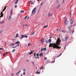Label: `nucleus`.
Returning a JSON list of instances; mask_svg holds the SVG:
<instances>
[{"mask_svg": "<svg viewBox=\"0 0 76 76\" xmlns=\"http://www.w3.org/2000/svg\"><path fill=\"white\" fill-rule=\"evenodd\" d=\"M60 42L61 41L60 39V38H58L57 40L55 43H50L49 45V47H53L54 48H56L60 49L61 47H60L59 46L60 44Z\"/></svg>", "mask_w": 76, "mask_h": 76, "instance_id": "f257e3e1", "label": "nucleus"}, {"mask_svg": "<svg viewBox=\"0 0 76 76\" xmlns=\"http://www.w3.org/2000/svg\"><path fill=\"white\" fill-rule=\"evenodd\" d=\"M13 14V9H12L10 10V15L9 16L8 19L10 20L12 19V15Z\"/></svg>", "mask_w": 76, "mask_h": 76, "instance_id": "f03ea898", "label": "nucleus"}, {"mask_svg": "<svg viewBox=\"0 0 76 76\" xmlns=\"http://www.w3.org/2000/svg\"><path fill=\"white\" fill-rule=\"evenodd\" d=\"M36 9H37V7L34 8L32 10L31 12L32 15H34L35 13L36 12Z\"/></svg>", "mask_w": 76, "mask_h": 76, "instance_id": "7ed1b4c3", "label": "nucleus"}, {"mask_svg": "<svg viewBox=\"0 0 76 76\" xmlns=\"http://www.w3.org/2000/svg\"><path fill=\"white\" fill-rule=\"evenodd\" d=\"M68 21H67V18L66 17H65L64 18V23L65 25H67L68 23Z\"/></svg>", "mask_w": 76, "mask_h": 76, "instance_id": "20e7f679", "label": "nucleus"}, {"mask_svg": "<svg viewBox=\"0 0 76 76\" xmlns=\"http://www.w3.org/2000/svg\"><path fill=\"white\" fill-rule=\"evenodd\" d=\"M68 39V37H65V39H62V41L63 42H64V41H67V39Z\"/></svg>", "mask_w": 76, "mask_h": 76, "instance_id": "39448f33", "label": "nucleus"}, {"mask_svg": "<svg viewBox=\"0 0 76 76\" xmlns=\"http://www.w3.org/2000/svg\"><path fill=\"white\" fill-rule=\"evenodd\" d=\"M40 42L41 44H44V38H42L41 39Z\"/></svg>", "mask_w": 76, "mask_h": 76, "instance_id": "423d86ee", "label": "nucleus"}, {"mask_svg": "<svg viewBox=\"0 0 76 76\" xmlns=\"http://www.w3.org/2000/svg\"><path fill=\"white\" fill-rule=\"evenodd\" d=\"M72 25H69L68 27V29H70V28H72Z\"/></svg>", "mask_w": 76, "mask_h": 76, "instance_id": "0eeeda50", "label": "nucleus"}, {"mask_svg": "<svg viewBox=\"0 0 76 76\" xmlns=\"http://www.w3.org/2000/svg\"><path fill=\"white\" fill-rule=\"evenodd\" d=\"M0 14H1V16H0V18H1L2 17H3L4 15L3 13V11L1 12Z\"/></svg>", "mask_w": 76, "mask_h": 76, "instance_id": "6e6552de", "label": "nucleus"}, {"mask_svg": "<svg viewBox=\"0 0 76 76\" xmlns=\"http://www.w3.org/2000/svg\"><path fill=\"white\" fill-rule=\"evenodd\" d=\"M73 23V20L71 19L70 20V23L72 24Z\"/></svg>", "mask_w": 76, "mask_h": 76, "instance_id": "1a4fd4ad", "label": "nucleus"}, {"mask_svg": "<svg viewBox=\"0 0 76 76\" xmlns=\"http://www.w3.org/2000/svg\"><path fill=\"white\" fill-rule=\"evenodd\" d=\"M20 72H21V70L19 71L16 74V75H19V74H20Z\"/></svg>", "mask_w": 76, "mask_h": 76, "instance_id": "9d476101", "label": "nucleus"}, {"mask_svg": "<svg viewBox=\"0 0 76 76\" xmlns=\"http://www.w3.org/2000/svg\"><path fill=\"white\" fill-rule=\"evenodd\" d=\"M21 37L20 38V39H22L25 37V35H21Z\"/></svg>", "mask_w": 76, "mask_h": 76, "instance_id": "9b49d317", "label": "nucleus"}, {"mask_svg": "<svg viewBox=\"0 0 76 76\" xmlns=\"http://www.w3.org/2000/svg\"><path fill=\"white\" fill-rule=\"evenodd\" d=\"M60 4H58V5L56 6L57 9H58V8L60 7Z\"/></svg>", "mask_w": 76, "mask_h": 76, "instance_id": "f8f14e48", "label": "nucleus"}, {"mask_svg": "<svg viewBox=\"0 0 76 76\" xmlns=\"http://www.w3.org/2000/svg\"><path fill=\"white\" fill-rule=\"evenodd\" d=\"M4 20H3L1 21L0 22V23H1V24H3V23H4Z\"/></svg>", "mask_w": 76, "mask_h": 76, "instance_id": "ddd939ff", "label": "nucleus"}, {"mask_svg": "<svg viewBox=\"0 0 76 76\" xmlns=\"http://www.w3.org/2000/svg\"><path fill=\"white\" fill-rule=\"evenodd\" d=\"M34 52L33 51H32L31 50V52H30L29 53V54H32V53H33V52Z\"/></svg>", "mask_w": 76, "mask_h": 76, "instance_id": "4468645a", "label": "nucleus"}, {"mask_svg": "<svg viewBox=\"0 0 76 76\" xmlns=\"http://www.w3.org/2000/svg\"><path fill=\"white\" fill-rule=\"evenodd\" d=\"M34 58H35L37 59H39V57L38 56H36V57H34Z\"/></svg>", "mask_w": 76, "mask_h": 76, "instance_id": "2eb2a0df", "label": "nucleus"}, {"mask_svg": "<svg viewBox=\"0 0 76 76\" xmlns=\"http://www.w3.org/2000/svg\"><path fill=\"white\" fill-rule=\"evenodd\" d=\"M48 16H52V14L49 13H48Z\"/></svg>", "mask_w": 76, "mask_h": 76, "instance_id": "dca6fc26", "label": "nucleus"}, {"mask_svg": "<svg viewBox=\"0 0 76 76\" xmlns=\"http://www.w3.org/2000/svg\"><path fill=\"white\" fill-rule=\"evenodd\" d=\"M6 7H5L4 9L2 10V12H4V10H6Z\"/></svg>", "mask_w": 76, "mask_h": 76, "instance_id": "f3484780", "label": "nucleus"}, {"mask_svg": "<svg viewBox=\"0 0 76 76\" xmlns=\"http://www.w3.org/2000/svg\"><path fill=\"white\" fill-rule=\"evenodd\" d=\"M43 56V54L42 53H41L40 54L39 56Z\"/></svg>", "mask_w": 76, "mask_h": 76, "instance_id": "a211bd4d", "label": "nucleus"}, {"mask_svg": "<svg viewBox=\"0 0 76 76\" xmlns=\"http://www.w3.org/2000/svg\"><path fill=\"white\" fill-rule=\"evenodd\" d=\"M19 43H20V42L18 41L15 42V44H19Z\"/></svg>", "mask_w": 76, "mask_h": 76, "instance_id": "6ab92c4d", "label": "nucleus"}, {"mask_svg": "<svg viewBox=\"0 0 76 76\" xmlns=\"http://www.w3.org/2000/svg\"><path fill=\"white\" fill-rule=\"evenodd\" d=\"M61 31L63 33H66V31H65V30H62Z\"/></svg>", "mask_w": 76, "mask_h": 76, "instance_id": "aec40b11", "label": "nucleus"}, {"mask_svg": "<svg viewBox=\"0 0 76 76\" xmlns=\"http://www.w3.org/2000/svg\"><path fill=\"white\" fill-rule=\"evenodd\" d=\"M18 1H19V0H17L15 2V4H17L18 3Z\"/></svg>", "mask_w": 76, "mask_h": 76, "instance_id": "412c9836", "label": "nucleus"}, {"mask_svg": "<svg viewBox=\"0 0 76 76\" xmlns=\"http://www.w3.org/2000/svg\"><path fill=\"white\" fill-rule=\"evenodd\" d=\"M11 45H15V44L11 43L10 44V46H11Z\"/></svg>", "mask_w": 76, "mask_h": 76, "instance_id": "4be33fe9", "label": "nucleus"}, {"mask_svg": "<svg viewBox=\"0 0 76 76\" xmlns=\"http://www.w3.org/2000/svg\"><path fill=\"white\" fill-rule=\"evenodd\" d=\"M36 73V74H39V73H40V72H39L38 71H37Z\"/></svg>", "mask_w": 76, "mask_h": 76, "instance_id": "5701e85b", "label": "nucleus"}, {"mask_svg": "<svg viewBox=\"0 0 76 76\" xmlns=\"http://www.w3.org/2000/svg\"><path fill=\"white\" fill-rule=\"evenodd\" d=\"M62 54V53H60V54L59 55V56H58L56 57H60L61 56V55Z\"/></svg>", "mask_w": 76, "mask_h": 76, "instance_id": "b1692460", "label": "nucleus"}, {"mask_svg": "<svg viewBox=\"0 0 76 76\" xmlns=\"http://www.w3.org/2000/svg\"><path fill=\"white\" fill-rule=\"evenodd\" d=\"M48 42H51V39H49L48 40Z\"/></svg>", "mask_w": 76, "mask_h": 76, "instance_id": "393cba45", "label": "nucleus"}, {"mask_svg": "<svg viewBox=\"0 0 76 76\" xmlns=\"http://www.w3.org/2000/svg\"><path fill=\"white\" fill-rule=\"evenodd\" d=\"M20 12V13H24V10H21Z\"/></svg>", "mask_w": 76, "mask_h": 76, "instance_id": "a878e982", "label": "nucleus"}, {"mask_svg": "<svg viewBox=\"0 0 76 76\" xmlns=\"http://www.w3.org/2000/svg\"><path fill=\"white\" fill-rule=\"evenodd\" d=\"M18 47V45H17V46L14 47H12V48H16V47Z\"/></svg>", "mask_w": 76, "mask_h": 76, "instance_id": "bb28decb", "label": "nucleus"}, {"mask_svg": "<svg viewBox=\"0 0 76 76\" xmlns=\"http://www.w3.org/2000/svg\"><path fill=\"white\" fill-rule=\"evenodd\" d=\"M47 26H43V28H47Z\"/></svg>", "mask_w": 76, "mask_h": 76, "instance_id": "cd10ccee", "label": "nucleus"}, {"mask_svg": "<svg viewBox=\"0 0 76 76\" xmlns=\"http://www.w3.org/2000/svg\"><path fill=\"white\" fill-rule=\"evenodd\" d=\"M55 59H56V58H54V61H52L51 63H54V62H55Z\"/></svg>", "mask_w": 76, "mask_h": 76, "instance_id": "c85d7f7f", "label": "nucleus"}, {"mask_svg": "<svg viewBox=\"0 0 76 76\" xmlns=\"http://www.w3.org/2000/svg\"><path fill=\"white\" fill-rule=\"evenodd\" d=\"M43 49L44 51H45V50H46V48H43Z\"/></svg>", "mask_w": 76, "mask_h": 76, "instance_id": "c756f323", "label": "nucleus"}, {"mask_svg": "<svg viewBox=\"0 0 76 76\" xmlns=\"http://www.w3.org/2000/svg\"><path fill=\"white\" fill-rule=\"evenodd\" d=\"M34 57H35V56H36V52H35L34 53Z\"/></svg>", "mask_w": 76, "mask_h": 76, "instance_id": "7c9ffc66", "label": "nucleus"}, {"mask_svg": "<svg viewBox=\"0 0 76 76\" xmlns=\"http://www.w3.org/2000/svg\"><path fill=\"white\" fill-rule=\"evenodd\" d=\"M18 33H17L16 37H18Z\"/></svg>", "mask_w": 76, "mask_h": 76, "instance_id": "2f4dec72", "label": "nucleus"}, {"mask_svg": "<svg viewBox=\"0 0 76 76\" xmlns=\"http://www.w3.org/2000/svg\"><path fill=\"white\" fill-rule=\"evenodd\" d=\"M35 34V31H34L31 34V35H34V34Z\"/></svg>", "mask_w": 76, "mask_h": 76, "instance_id": "473e14b6", "label": "nucleus"}, {"mask_svg": "<svg viewBox=\"0 0 76 76\" xmlns=\"http://www.w3.org/2000/svg\"><path fill=\"white\" fill-rule=\"evenodd\" d=\"M28 18V16H26L25 17V19H26Z\"/></svg>", "mask_w": 76, "mask_h": 76, "instance_id": "72a5a7b5", "label": "nucleus"}, {"mask_svg": "<svg viewBox=\"0 0 76 76\" xmlns=\"http://www.w3.org/2000/svg\"><path fill=\"white\" fill-rule=\"evenodd\" d=\"M27 37H28V36H26V35H25L24 37V38H27Z\"/></svg>", "mask_w": 76, "mask_h": 76, "instance_id": "f704fd0d", "label": "nucleus"}, {"mask_svg": "<svg viewBox=\"0 0 76 76\" xmlns=\"http://www.w3.org/2000/svg\"><path fill=\"white\" fill-rule=\"evenodd\" d=\"M14 51H15V49H14L13 50V51H12V52H14Z\"/></svg>", "mask_w": 76, "mask_h": 76, "instance_id": "c9c22d12", "label": "nucleus"}, {"mask_svg": "<svg viewBox=\"0 0 76 76\" xmlns=\"http://www.w3.org/2000/svg\"><path fill=\"white\" fill-rule=\"evenodd\" d=\"M43 66H42L41 67H40V69H43Z\"/></svg>", "mask_w": 76, "mask_h": 76, "instance_id": "e433bc0d", "label": "nucleus"}, {"mask_svg": "<svg viewBox=\"0 0 76 76\" xmlns=\"http://www.w3.org/2000/svg\"><path fill=\"white\" fill-rule=\"evenodd\" d=\"M69 33H71V32H72V30H69Z\"/></svg>", "mask_w": 76, "mask_h": 76, "instance_id": "4c0bfd02", "label": "nucleus"}, {"mask_svg": "<svg viewBox=\"0 0 76 76\" xmlns=\"http://www.w3.org/2000/svg\"><path fill=\"white\" fill-rule=\"evenodd\" d=\"M31 63H33V65H34V63L33 61H32V62H31Z\"/></svg>", "mask_w": 76, "mask_h": 76, "instance_id": "58836bf2", "label": "nucleus"}, {"mask_svg": "<svg viewBox=\"0 0 76 76\" xmlns=\"http://www.w3.org/2000/svg\"><path fill=\"white\" fill-rule=\"evenodd\" d=\"M14 74L13 73L11 74V76H14Z\"/></svg>", "mask_w": 76, "mask_h": 76, "instance_id": "ea45409f", "label": "nucleus"}, {"mask_svg": "<svg viewBox=\"0 0 76 76\" xmlns=\"http://www.w3.org/2000/svg\"><path fill=\"white\" fill-rule=\"evenodd\" d=\"M47 58V57H45V60H46Z\"/></svg>", "mask_w": 76, "mask_h": 76, "instance_id": "a19ab883", "label": "nucleus"}, {"mask_svg": "<svg viewBox=\"0 0 76 76\" xmlns=\"http://www.w3.org/2000/svg\"><path fill=\"white\" fill-rule=\"evenodd\" d=\"M23 75H25V72H24L23 73Z\"/></svg>", "mask_w": 76, "mask_h": 76, "instance_id": "79ce46f5", "label": "nucleus"}, {"mask_svg": "<svg viewBox=\"0 0 76 76\" xmlns=\"http://www.w3.org/2000/svg\"><path fill=\"white\" fill-rule=\"evenodd\" d=\"M30 45H31V44H30V43H28V46Z\"/></svg>", "mask_w": 76, "mask_h": 76, "instance_id": "37998d69", "label": "nucleus"}, {"mask_svg": "<svg viewBox=\"0 0 76 76\" xmlns=\"http://www.w3.org/2000/svg\"><path fill=\"white\" fill-rule=\"evenodd\" d=\"M48 61H49V60L48 59V60L46 61V62H48Z\"/></svg>", "mask_w": 76, "mask_h": 76, "instance_id": "c03bdc74", "label": "nucleus"}, {"mask_svg": "<svg viewBox=\"0 0 76 76\" xmlns=\"http://www.w3.org/2000/svg\"><path fill=\"white\" fill-rule=\"evenodd\" d=\"M46 43H48V41L47 40H46Z\"/></svg>", "mask_w": 76, "mask_h": 76, "instance_id": "a18cd8bd", "label": "nucleus"}, {"mask_svg": "<svg viewBox=\"0 0 76 76\" xmlns=\"http://www.w3.org/2000/svg\"><path fill=\"white\" fill-rule=\"evenodd\" d=\"M15 8L17 7V5H15Z\"/></svg>", "mask_w": 76, "mask_h": 76, "instance_id": "49530a36", "label": "nucleus"}, {"mask_svg": "<svg viewBox=\"0 0 76 76\" xmlns=\"http://www.w3.org/2000/svg\"><path fill=\"white\" fill-rule=\"evenodd\" d=\"M56 3H58V0H57L56 1Z\"/></svg>", "mask_w": 76, "mask_h": 76, "instance_id": "de8ad7c7", "label": "nucleus"}, {"mask_svg": "<svg viewBox=\"0 0 76 76\" xmlns=\"http://www.w3.org/2000/svg\"><path fill=\"white\" fill-rule=\"evenodd\" d=\"M36 56H38V53H37L36 54Z\"/></svg>", "mask_w": 76, "mask_h": 76, "instance_id": "09e8293b", "label": "nucleus"}, {"mask_svg": "<svg viewBox=\"0 0 76 76\" xmlns=\"http://www.w3.org/2000/svg\"><path fill=\"white\" fill-rule=\"evenodd\" d=\"M25 70H26V69H24L23 70V72H25Z\"/></svg>", "mask_w": 76, "mask_h": 76, "instance_id": "8fccbe9b", "label": "nucleus"}, {"mask_svg": "<svg viewBox=\"0 0 76 76\" xmlns=\"http://www.w3.org/2000/svg\"><path fill=\"white\" fill-rule=\"evenodd\" d=\"M43 48H42L41 49V51H43Z\"/></svg>", "mask_w": 76, "mask_h": 76, "instance_id": "3c124183", "label": "nucleus"}, {"mask_svg": "<svg viewBox=\"0 0 76 76\" xmlns=\"http://www.w3.org/2000/svg\"><path fill=\"white\" fill-rule=\"evenodd\" d=\"M5 54H6L5 53L4 54H3V56H5Z\"/></svg>", "mask_w": 76, "mask_h": 76, "instance_id": "603ef678", "label": "nucleus"}, {"mask_svg": "<svg viewBox=\"0 0 76 76\" xmlns=\"http://www.w3.org/2000/svg\"><path fill=\"white\" fill-rule=\"evenodd\" d=\"M73 32H74V30H73L72 31V34H73Z\"/></svg>", "mask_w": 76, "mask_h": 76, "instance_id": "864d4df0", "label": "nucleus"}, {"mask_svg": "<svg viewBox=\"0 0 76 76\" xmlns=\"http://www.w3.org/2000/svg\"><path fill=\"white\" fill-rule=\"evenodd\" d=\"M66 46L65 45V47H64V48H65L64 50H65L66 49Z\"/></svg>", "mask_w": 76, "mask_h": 76, "instance_id": "5fc2aeb1", "label": "nucleus"}, {"mask_svg": "<svg viewBox=\"0 0 76 76\" xmlns=\"http://www.w3.org/2000/svg\"><path fill=\"white\" fill-rule=\"evenodd\" d=\"M42 4H43V2H42L41 4L40 5V6H41V5H42Z\"/></svg>", "mask_w": 76, "mask_h": 76, "instance_id": "6e6d98bb", "label": "nucleus"}, {"mask_svg": "<svg viewBox=\"0 0 76 76\" xmlns=\"http://www.w3.org/2000/svg\"><path fill=\"white\" fill-rule=\"evenodd\" d=\"M33 4V3H32V2H31V4Z\"/></svg>", "mask_w": 76, "mask_h": 76, "instance_id": "4d7b16f0", "label": "nucleus"}, {"mask_svg": "<svg viewBox=\"0 0 76 76\" xmlns=\"http://www.w3.org/2000/svg\"><path fill=\"white\" fill-rule=\"evenodd\" d=\"M1 33V31H0V34Z\"/></svg>", "mask_w": 76, "mask_h": 76, "instance_id": "13d9d810", "label": "nucleus"}, {"mask_svg": "<svg viewBox=\"0 0 76 76\" xmlns=\"http://www.w3.org/2000/svg\"><path fill=\"white\" fill-rule=\"evenodd\" d=\"M25 25V26H27V25H28L26 24V25Z\"/></svg>", "mask_w": 76, "mask_h": 76, "instance_id": "bf43d9fd", "label": "nucleus"}, {"mask_svg": "<svg viewBox=\"0 0 76 76\" xmlns=\"http://www.w3.org/2000/svg\"><path fill=\"white\" fill-rule=\"evenodd\" d=\"M17 46H19V44H18V45H17Z\"/></svg>", "mask_w": 76, "mask_h": 76, "instance_id": "052dcab7", "label": "nucleus"}, {"mask_svg": "<svg viewBox=\"0 0 76 76\" xmlns=\"http://www.w3.org/2000/svg\"><path fill=\"white\" fill-rule=\"evenodd\" d=\"M37 1H39V0H37Z\"/></svg>", "mask_w": 76, "mask_h": 76, "instance_id": "680f3d73", "label": "nucleus"}, {"mask_svg": "<svg viewBox=\"0 0 76 76\" xmlns=\"http://www.w3.org/2000/svg\"><path fill=\"white\" fill-rule=\"evenodd\" d=\"M2 49V48H0V50H1Z\"/></svg>", "mask_w": 76, "mask_h": 76, "instance_id": "e2e57ef3", "label": "nucleus"}, {"mask_svg": "<svg viewBox=\"0 0 76 76\" xmlns=\"http://www.w3.org/2000/svg\"><path fill=\"white\" fill-rule=\"evenodd\" d=\"M7 52H6L5 53V54H7Z\"/></svg>", "mask_w": 76, "mask_h": 76, "instance_id": "0e129e2a", "label": "nucleus"}, {"mask_svg": "<svg viewBox=\"0 0 76 76\" xmlns=\"http://www.w3.org/2000/svg\"><path fill=\"white\" fill-rule=\"evenodd\" d=\"M22 74H21V76H22Z\"/></svg>", "mask_w": 76, "mask_h": 76, "instance_id": "69168bd1", "label": "nucleus"}, {"mask_svg": "<svg viewBox=\"0 0 76 76\" xmlns=\"http://www.w3.org/2000/svg\"><path fill=\"white\" fill-rule=\"evenodd\" d=\"M27 61H29L28 60H27Z\"/></svg>", "mask_w": 76, "mask_h": 76, "instance_id": "338daca9", "label": "nucleus"}, {"mask_svg": "<svg viewBox=\"0 0 76 76\" xmlns=\"http://www.w3.org/2000/svg\"><path fill=\"white\" fill-rule=\"evenodd\" d=\"M73 25H74H74H75V24H74Z\"/></svg>", "mask_w": 76, "mask_h": 76, "instance_id": "774afa93", "label": "nucleus"}]
</instances>
